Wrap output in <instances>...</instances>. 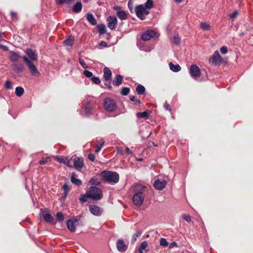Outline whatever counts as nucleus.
<instances>
[{"mask_svg": "<svg viewBox=\"0 0 253 253\" xmlns=\"http://www.w3.org/2000/svg\"><path fill=\"white\" fill-rule=\"evenodd\" d=\"M200 27L204 30H209L210 29V25L206 22H201Z\"/></svg>", "mask_w": 253, "mask_h": 253, "instance_id": "nucleus-39", "label": "nucleus"}, {"mask_svg": "<svg viewBox=\"0 0 253 253\" xmlns=\"http://www.w3.org/2000/svg\"><path fill=\"white\" fill-rule=\"evenodd\" d=\"M87 21L93 26L96 25L97 21L95 18H94L93 15L90 12H88L85 15Z\"/></svg>", "mask_w": 253, "mask_h": 253, "instance_id": "nucleus-20", "label": "nucleus"}, {"mask_svg": "<svg viewBox=\"0 0 253 253\" xmlns=\"http://www.w3.org/2000/svg\"><path fill=\"white\" fill-rule=\"evenodd\" d=\"M23 56L20 55L18 51H11V54L9 56V59L13 63H16L19 61L20 58H22Z\"/></svg>", "mask_w": 253, "mask_h": 253, "instance_id": "nucleus-15", "label": "nucleus"}, {"mask_svg": "<svg viewBox=\"0 0 253 253\" xmlns=\"http://www.w3.org/2000/svg\"><path fill=\"white\" fill-rule=\"evenodd\" d=\"M123 77L120 75H117L113 80V84L116 86H119L122 84Z\"/></svg>", "mask_w": 253, "mask_h": 253, "instance_id": "nucleus-25", "label": "nucleus"}, {"mask_svg": "<svg viewBox=\"0 0 253 253\" xmlns=\"http://www.w3.org/2000/svg\"><path fill=\"white\" fill-rule=\"evenodd\" d=\"M99 46L102 47H106L108 46L107 43L104 41H101L99 43Z\"/></svg>", "mask_w": 253, "mask_h": 253, "instance_id": "nucleus-57", "label": "nucleus"}, {"mask_svg": "<svg viewBox=\"0 0 253 253\" xmlns=\"http://www.w3.org/2000/svg\"><path fill=\"white\" fill-rule=\"evenodd\" d=\"M42 217L43 218L44 220L46 222L53 224L55 223L54 218L50 213H43L42 214Z\"/></svg>", "mask_w": 253, "mask_h": 253, "instance_id": "nucleus-19", "label": "nucleus"}, {"mask_svg": "<svg viewBox=\"0 0 253 253\" xmlns=\"http://www.w3.org/2000/svg\"><path fill=\"white\" fill-rule=\"evenodd\" d=\"M56 218L59 221H62L64 219V215L62 212H58L56 213Z\"/></svg>", "mask_w": 253, "mask_h": 253, "instance_id": "nucleus-42", "label": "nucleus"}, {"mask_svg": "<svg viewBox=\"0 0 253 253\" xmlns=\"http://www.w3.org/2000/svg\"><path fill=\"white\" fill-rule=\"evenodd\" d=\"M164 106L166 110H168L169 111H170L171 110L170 105L167 102H166L164 103Z\"/></svg>", "mask_w": 253, "mask_h": 253, "instance_id": "nucleus-54", "label": "nucleus"}, {"mask_svg": "<svg viewBox=\"0 0 253 253\" xmlns=\"http://www.w3.org/2000/svg\"><path fill=\"white\" fill-rule=\"evenodd\" d=\"M62 188L64 190V192L69 193V192L70 191V188H69V187L68 185L67 184V183H64L63 185Z\"/></svg>", "mask_w": 253, "mask_h": 253, "instance_id": "nucleus-49", "label": "nucleus"}, {"mask_svg": "<svg viewBox=\"0 0 253 253\" xmlns=\"http://www.w3.org/2000/svg\"><path fill=\"white\" fill-rule=\"evenodd\" d=\"M90 79L93 83H94L96 84H99L101 82L100 79L98 77H96V76H93Z\"/></svg>", "mask_w": 253, "mask_h": 253, "instance_id": "nucleus-43", "label": "nucleus"}, {"mask_svg": "<svg viewBox=\"0 0 253 253\" xmlns=\"http://www.w3.org/2000/svg\"><path fill=\"white\" fill-rule=\"evenodd\" d=\"M142 233V230H137L136 232L132 236L131 243H134L136 241L137 238L140 236Z\"/></svg>", "mask_w": 253, "mask_h": 253, "instance_id": "nucleus-31", "label": "nucleus"}, {"mask_svg": "<svg viewBox=\"0 0 253 253\" xmlns=\"http://www.w3.org/2000/svg\"><path fill=\"white\" fill-rule=\"evenodd\" d=\"M156 35V33L152 30H148L142 33L141 35V39L144 41H148L154 38Z\"/></svg>", "mask_w": 253, "mask_h": 253, "instance_id": "nucleus-11", "label": "nucleus"}, {"mask_svg": "<svg viewBox=\"0 0 253 253\" xmlns=\"http://www.w3.org/2000/svg\"><path fill=\"white\" fill-rule=\"evenodd\" d=\"M89 198V195L88 194L87 192L85 194H81L80 198L79 200L82 203H85L87 202V199Z\"/></svg>", "mask_w": 253, "mask_h": 253, "instance_id": "nucleus-34", "label": "nucleus"}, {"mask_svg": "<svg viewBox=\"0 0 253 253\" xmlns=\"http://www.w3.org/2000/svg\"><path fill=\"white\" fill-rule=\"evenodd\" d=\"M106 21L107 22L108 27L111 30H114L116 29L118 25V20L115 16L112 15L109 16Z\"/></svg>", "mask_w": 253, "mask_h": 253, "instance_id": "nucleus-10", "label": "nucleus"}, {"mask_svg": "<svg viewBox=\"0 0 253 253\" xmlns=\"http://www.w3.org/2000/svg\"><path fill=\"white\" fill-rule=\"evenodd\" d=\"M220 50L222 54H226L227 52V47L225 46H223L220 48Z\"/></svg>", "mask_w": 253, "mask_h": 253, "instance_id": "nucleus-53", "label": "nucleus"}, {"mask_svg": "<svg viewBox=\"0 0 253 253\" xmlns=\"http://www.w3.org/2000/svg\"><path fill=\"white\" fill-rule=\"evenodd\" d=\"M22 58L25 62L27 64L29 69L32 75L36 76L40 74L36 66L29 59V58H28L26 55H23Z\"/></svg>", "mask_w": 253, "mask_h": 253, "instance_id": "nucleus-6", "label": "nucleus"}, {"mask_svg": "<svg viewBox=\"0 0 253 253\" xmlns=\"http://www.w3.org/2000/svg\"><path fill=\"white\" fill-rule=\"evenodd\" d=\"M144 7L147 9H151L154 6L153 1L152 0H147L146 2L144 4Z\"/></svg>", "mask_w": 253, "mask_h": 253, "instance_id": "nucleus-38", "label": "nucleus"}, {"mask_svg": "<svg viewBox=\"0 0 253 253\" xmlns=\"http://www.w3.org/2000/svg\"><path fill=\"white\" fill-rule=\"evenodd\" d=\"M130 91V89L128 87H124L121 91V94L123 95H127Z\"/></svg>", "mask_w": 253, "mask_h": 253, "instance_id": "nucleus-40", "label": "nucleus"}, {"mask_svg": "<svg viewBox=\"0 0 253 253\" xmlns=\"http://www.w3.org/2000/svg\"><path fill=\"white\" fill-rule=\"evenodd\" d=\"M136 117L139 118L148 119L149 117V114L147 111H144L143 112H137L136 113Z\"/></svg>", "mask_w": 253, "mask_h": 253, "instance_id": "nucleus-32", "label": "nucleus"}, {"mask_svg": "<svg viewBox=\"0 0 253 253\" xmlns=\"http://www.w3.org/2000/svg\"><path fill=\"white\" fill-rule=\"evenodd\" d=\"M104 108L106 111L113 112L117 110L118 106L113 99L106 98L104 100Z\"/></svg>", "mask_w": 253, "mask_h": 253, "instance_id": "nucleus-4", "label": "nucleus"}, {"mask_svg": "<svg viewBox=\"0 0 253 253\" xmlns=\"http://www.w3.org/2000/svg\"><path fill=\"white\" fill-rule=\"evenodd\" d=\"M126 153L128 155H129V154L132 155L133 154L132 151L131 150H130L129 148L128 147H126Z\"/></svg>", "mask_w": 253, "mask_h": 253, "instance_id": "nucleus-62", "label": "nucleus"}, {"mask_svg": "<svg viewBox=\"0 0 253 253\" xmlns=\"http://www.w3.org/2000/svg\"><path fill=\"white\" fill-rule=\"evenodd\" d=\"M135 11L136 16L141 20L145 18V15L149 14V12L142 4H139L135 7Z\"/></svg>", "mask_w": 253, "mask_h": 253, "instance_id": "nucleus-5", "label": "nucleus"}, {"mask_svg": "<svg viewBox=\"0 0 253 253\" xmlns=\"http://www.w3.org/2000/svg\"><path fill=\"white\" fill-rule=\"evenodd\" d=\"M104 85L109 89H111L112 88V86L111 85L110 81L108 83H105Z\"/></svg>", "mask_w": 253, "mask_h": 253, "instance_id": "nucleus-61", "label": "nucleus"}, {"mask_svg": "<svg viewBox=\"0 0 253 253\" xmlns=\"http://www.w3.org/2000/svg\"><path fill=\"white\" fill-rule=\"evenodd\" d=\"M112 72L110 69L105 67L103 69V78L106 81H110L112 79Z\"/></svg>", "mask_w": 253, "mask_h": 253, "instance_id": "nucleus-18", "label": "nucleus"}, {"mask_svg": "<svg viewBox=\"0 0 253 253\" xmlns=\"http://www.w3.org/2000/svg\"><path fill=\"white\" fill-rule=\"evenodd\" d=\"M90 212L95 216H100L102 212V210L99 207L94 205H91L89 206Z\"/></svg>", "mask_w": 253, "mask_h": 253, "instance_id": "nucleus-14", "label": "nucleus"}, {"mask_svg": "<svg viewBox=\"0 0 253 253\" xmlns=\"http://www.w3.org/2000/svg\"><path fill=\"white\" fill-rule=\"evenodd\" d=\"M90 199L93 200H99L102 198L101 190L96 186H91L87 191Z\"/></svg>", "mask_w": 253, "mask_h": 253, "instance_id": "nucleus-3", "label": "nucleus"}, {"mask_svg": "<svg viewBox=\"0 0 253 253\" xmlns=\"http://www.w3.org/2000/svg\"><path fill=\"white\" fill-rule=\"evenodd\" d=\"M79 221L80 219L77 217L68 219L67 221V226L68 230L72 232H75L76 230V226L79 224Z\"/></svg>", "mask_w": 253, "mask_h": 253, "instance_id": "nucleus-7", "label": "nucleus"}, {"mask_svg": "<svg viewBox=\"0 0 253 253\" xmlns=\"http://www.w3.org/2000/svg\"><path fill=\"white\" fill-rule=\"evenodd\" d=\"M104 143V141L102 139H100V141L98 142L97 146L95 148V152H99L103 147Z\"/></svg>", "mask_w": 253, "mask_h": 253, "instance_id": "nucleus-37", "label": "nucleus"}, {"mask_svg": "<svg viewBox=\"0 0 253 253\" xmlns=\"http://www.w3.org/2000/svg\"><path fill=\"white\" fill-rule=\"evenodd\" d=\"M182 217H183V218L187 222H189L191 220V217L190 215H189L188 214H184L183 215Z\"/></svg>", "mask_w": 253, "mask_h": 253, "instance_id": "nucleus-48", "label": "nucleus"}, {"mask_svg": "<svg viewBox=\"0 0 253 253\" xmlns=\"http://www.w3.org/2000/svg\"><path fill=\"white\" fill-rule=\"evenodd\" d=\"M92 106L90 102L88 101L85 106V114L87 117L92 114Z\"/></svg>", "mask_w": 253, "mask_h": 253, "instance_id": "nucleus-23", "label": "nucleus"}, {"mask_svg": "<svg viewBox=\"0 0 253 253\" xmlns=\"http://www.w3.org/2000/svg\"><path fill=\"white\" fill-rule=\"evenodd\" d=\"M83 8V5L81 2L77 1L72 8L73 11L78 13L81 11Z\"/></svg>", "mask_w": 253, "mask_h": 253, "instance_id": "nucleus-24", "label": "nucleus"}, {"mask_svg": "<svg viewBox=\"0 0 253 253\" xmlns=\"http://www.w3.org/2000/svg\"><path fill=\"white\" fill-rule=\"evenodd\" d=\"M169 67L172 71L174 72H178L180 71L181 67L178 64H173L172 62L169 63Z\"/></svg>", "mask_w": 253, "mask_h": 253, "instance_id": "nucleus-26", "label": "nucleus"}, {"mask_svg": "<svg viewBox=\"0 0 253 253\" xmlns=\"http://www.w3.org/2000/svg\"><path fill=\"white\" fill-rule=\"evenodd\" d=\"M145 187L140 184H136L134 188V195L132 197V202L137 206H140L142 205L144 200Z\"/></svg>", "mask_w": 253, "mask_h": 253, "instance_id": "nucleus-1", "label": "nucleus"}, {"mask_svg": "<svg viewBox=\"0 0 253 253\" xmlns=\"http://www.w3.org/2000/svg\"><path fill=\"white\" fill-rule=\"evenodd\" d=\"M174 42L176 44L180 43V40L178 35H175L173 37Z\"/></svg>", "mask_w": 253, "mask_h": 253, "instance_id": "nucleus-52", "label": "nucleus"}, {"mask_svg": "<svg viewBox=\"0 0 253 253\" xmlns=\"http://www.w3.org/2000/svg\"><path fill=\"white\" fill-rule=\"evenodd\" d=\"M26 56L29 59L32 61H36L38 59V55L36 51L31 48H27L26 50Z\"/></svg>", "mask_w": 253, "mask_h": 253, "instance_id": "nucleus-16", "label": "nucleus"}, {"mask_svg": "<svg viewBox=\"0 0 253 253\" xmlns=\"http://www.w3.org/2000/svg\"><path fill=\"white\" fill-rule=\"evenodd\" d=\"M174 247H178V246L177 243H176L175 242H173L170 243V244L169 245V249L173 248Z\"/></svg>", "mask_w": 253, "mask_h": 253, "instance_id": "nucleus-56", "label": "nucleus"}, {"mask_svg": "<svg viewBox=\"0 0 253 253\" xmlns=\"http://www.w3.org/2000/svg\"><path fill=\"white\" fill-rule=\"evenodd\" d=\"M238 14V11L236 10L230 15V18L231 19H234L237 16Z\"/></svg>", "mask_w": 253, "mask_h": 253, "instance_id": "nucleus-55", "label": "nucleus"}, {"mask_svg": "<svg viewBox=\"0 0 253 253\" xmlns=\"http://www.w3.org/2000/svg\"><path fill=\"white\" fill-rule=\"evenodd\" d=\"M79 63L84 69H86L88 68V66L85 64L84 61L82 59H79Z\"/></svg>", "mask_w": 253, "mask_h": 253, "instance_id": "nucleus-50", "label": "nucleus"}, {"mask_svg": "<svg viewBox=\"0 0 253 253\" xmlns=\"http://www.w3.org/2000/svg\"><path fill=\"white\" fill-rule=\"evenodd\" d=\"M147 246H148L147 242L145 241H143L140 244L139 249H141L142 250H144L147 247Z\"/></svg>", "mask_w": 253, "mask_h": 253, "instance_id": "nucleus-47", "label": "nucleus"}, {"mask_svg": "<svg viewBox=\"0 0 253 253\" xmlns=\"http://www.w3.org/2000/svg\"><path fill=\"white\" fill-rule=\"evenodd\" d=\"M222 61V58L218 50L214 51V53L209 59V63L211 65L219 64Z\"/></svg>", "mask_w": 253, "mask_h": 253, "instance_id": "nucleus-8", "label": "nucleus"}, {"mask_svg": "<svg viewBox=\"0 0 253 253\" xmlns=\"http://www.w3.org/2000/svg\"><path fill=\"white\" fill-rule=\"evenodd\" d=\"M127 6L128 8L129 9L130 11L132 13L133 12V4L131 2V0H129L128 3H127Z\"/></svg>", "mask_w": 253, "mask_h": 253, "instance_id": "nucleus-51", "label": "nucleus"}, {"mask_svg": "<svg viewBox=\"0 0 253 253\" xmlns=\"http://www.w3.org/2000/svg\"><path fill=\"white\" fill-rule=\"evenodd\" d=\"M4 87L6 89H12V83L10 81L7 80L5 83Z\"/></svg>", "mask_w": 253, "mask_h": 253, "instance_id": "nucleus-41", "label": "nucleus"}, {"mask_svg": "<svg viewBox=\"0 0 253 253\" xmlns=\"http://www.w3.org/2000/svg\"><path fill=\"white\" fill-rule=\"evenodd\" d=\"M59 163H63L66 165L69 168H73V166L72 165L71 160L72 159H56Z\"/></svg>", "mask_w": 253, "mask_h": 253, "instance_id": "nucleus-29", "label": "nucleus"}, {"mask_svg": "<svg viewBox=\"0 0 253 253\" xmlns=\"http://www.w3.org/2000/svg\"><path fill=\"white\" fill-rule=\"evenodd\" d=\"M130 100L132 102H134L136 104H139L141 103L140 100L139 99H135V97L134 95H131L129 97Z\"/></svg>", "mask_w": 253, "mask_h": 253, "instance_id": "nucleus-46", "label": "nucleus"}, {"mask_svg": "<svg viewBox=\"0 0 253 253\" xmlns=\"http://www.w3.org/2000/svg\"><path fill=\"white\" fill-rule=\"evenodd\" d=\"M101 176L103 181L111 184H116L119 180V174L115 171L104 170Z\"/></svg>", "mask_w": 253, "mask_h": 253, "instance_id": "nucleus-2", "label": "nucleus"}, {"mask_svg": "<svg viewBox=\"0 0 253 253\" xmlns=\"http://www.w3.org/2000/svg\"><path fill=\"white\" fill-rule=\"evenodd\" d=\"M89 183L91 185H100L101 184V182H100L99 180L96 177H92L91 179H90Z\"/></svg>", "mask_w": 253, "mask_h": 253, "instance_id": "nucleus-36", "label": "nucleus"}, {"mask_svg": "<svg viewBox=\"0 0 253 253\" xmlns=\"http://www.w3.org/2000/svg\"><path fill=\"white\" fill-rule=\"evenodd\" d=\"M189 73L191 76L196 79L201 76V73L199 67L196 64L192 65L189 68Z\"/></svg>", "mask_w": 253, "mask_h": 253, "instance_id": "nucleus-9", "label": "nucleus"}, {"mask_svg": "<svg viewBox=\"0 0 253 253\" xmlns=\"http://www.w3.org/2000/svg\"><path fill=\"white\" fill-rule=\"evenodd\" d=\"M68 193L67 192H64L63 193V195L62 196L61 198L63 199V200H65L67 195H68Z\"/></svg>", "mask_w": 253, "mask_h": 253, "instance_id": "nucleus-63", "label": "nucleus"}, {"mask_svg": "<svg viewBox=\"0 0 253 253\" xmlns=\"http://www.w3.org/2000/svg\"><path fill=\"white\" fill-rule=\"evenodd\" d=\"M24 92V88L21 86H17L15 88V93L17 96H21Z\"/></svg>", "mask_w": 253, "mask_h": 253, "instance_id": "nucleus-33", "label": "nucleus"}, {"mask_svg": "<svg viewBox=\"0 0 253 253\" xmlns=\"http://www.w3.org/2000/svg\"><path fill=\"white\" fill-rule=\"evenodd\" d=\"M13 70L16 73H22L24 69V67L22 64H18L17 63H13Z\"/></svg>", "mask_w": 253, "mask_h": 253, "instance_id": "nucleus-21", "label": "nucleus"}, {"mask_svg": "<svg viewBox=\"0 0 253 253\" xmlns=\"http://www.w3.org/2000/svg\"><path fill=\"white\" fill-rule=\"evenodd\" d=\"M84 163L83 159H74V166L77 169H80L83 167Z\"/></svg>", "mask_w": 253, "mask_h": 253, "instance_id": "nucleus-22", "label": "nucleus"}, {"mask_svg": "<svg viewBox=\"0 0 253 253\" xmlns=\"http://www.w3.org/2000/svg\"><path fill=\"white\" fill-rule=\"evenodd\" d=\"M0 48L4 51H8L9 49L8 47L7 46L1 44H0Z\"/></svg>", "mask_w": 253, "mask_h": 253, "instance_id": "nucleus-58", "label": "nucleus"}, {"mask_svg": "<svg viewBox=\"0 0 253 253\" xmlns=\"http://www.w3.org/2000/svg\"><path fill=\"white\" fill-rule=\"evenodd\" d=\"M136 91L138 94L143 95L145 92V88L142 84H138L136 87Z\"/></svg>", "mask_w": 253, "mask_h": 253, "instance_id": "nucleus-30", "label": "nucleus"}, {"mask_svg": "<svg viewBox=\"0 0 253 253\" xmlns=\"http://www.w3.org/2000/svg\"><path fill=\"white\" fill-rule=\"evenodd\" d=\"M99 35H103L106 32V27L104 24H100L97 26Z\"/></svg>", "mask_w": 253, "mask_h": 253, "instance_id": "nucleus-28", "label": "nucleus"}, {"mask_svg": "<svg viewBox=\"0 0 253 253\" xmlns=\"http://www.w3.org/2000/svg\"><path fill=\"white\" fill-rule=\"evenodd\" d=\"M87 158H95V156L93 154L90 153L88 155Z\"/></svg>", "mask_w": 253, "mask_h": 253, "instance_id": "nucleus-64", "label": "nucleus"}, {"mask_svg": "<svg viewBox=\"0 0 253 253\" xmlns=\"http://www.w3.org/2000/svg\"><path fill=\"white\" fill-rule=\"evenodd\" d=\"M74 38L73 37H70L64 41V44L67 46H72L73 44Z\"/></svg>", "mask_w": 253, "mask_h": 253, "instance_id": "nucleus-35", "label": "nucleus"}, {"mask_svg": "<svg viewBox=\"0 0 253 253\" xmlns=\"http://www.w3.org/2000/svg\"><path fill=\"white\" fill-rule=\"evenodd\" d=\"M160 245L163 247H166L169 245L168 242L164 238H161L160 239Z\"/></svg>", "mask_w": 253, "mask_h": 253, "instance_id": "nucleus-44", "label": "nucleus"}, {"mask_svg": "<svg viewBox=\"0 0 253 253\" xmlns=\"http://www.w3.org/2000/svg\"><path fill=\"white\" fill-rule=\"evenodd\" d=\"M83 74L86 77L88 78H91L93 76L92 73L88 70H84L83 72Z\"/></svg>", "mask_w": 253, "mask_h": 253, "instance_id": "nucleus-45", "label": "nucleus"}, {"mask_svg": "<svg viewBox=\"0 0 253 253\" xmlns=\"http://www.w3.org/2000/svg\"><path fill=\"white\" fill-rule=\"evenodd\" d=\"M10 15L13 19H17L16 13L15 12L11 11L10 13Z\"/></svg>", "mask_w": 253, "mask_h": 253, "instance_id": "nucleus-60", "label": "nucleus"}, {"mask_svg": "<svg viewBox=\"0 0 253 253\" xmlns=\"http://www.w3.org/2000/svg\"><path fill=\"white\" fill-rule=\"evenodd\" d=\"M166 184L167 182L165 180H160L159 179H158L155 181L153 186L155 189L162 190L165 187Z\"/></svg>", "mask_w": 253, "mask_h": 253, "instance_id": "nucleus-17", "label": "nucleus"}, {"mask_svg": "<svg viewBox=\"0 0 253 253\" xmlns=\"http://www.w3.org/2000/svg\"><path fill=\"white\" fill-rule=\"evenodd\" d=\"M74 175L75 172H73L71 177V181L72 183L77 186L81 185L82 184V181L80 179L76 178Z\"/></svg>", "mask_w": 253, "mask_h": 253, "instance_id": "nucleus-27", "label": "nucleus"}, {"mask_svg": "<svg viewBox=\"0 0 253 253\" xmlns=\"http://www.w3.org/2000/svg\"><path fill=\"white\" fill-rule=\"evenodd\" d=\"M116 247L119 252L124 253L127 250L128 245L125 243L123 240L119 239L116 242Z\"/></svg>", "mask_w": 253, "mask_h": 253, "instance_id": "nucleus-13", "label": "nucleus"}, {"mask_svg": "<svg viewBox=\"0 0 253 253\" xmlns=\"http://www.w3.org/2000/svg\"><path fill=\"white\" fill-rule=\"evenodd\" d=\"M48 159H42L41 160L39 163L41 165H44L45 164H46V163L48 162Z\"/></svg>", "mask_w": 253, "mask_h": 253, "instance_id": "nucleus-59", "label": "nucleus"}, {"mask_svg": "<svg viewBox=\"0 0 253 253\" xmlns=\"http://www.w3.org/2000/svg\"><path fill=\"white\" fill-rule=\"evenodd\" d=\"M114 9L117 11V16L122 20H125L128 18V13L124 10L121 9V7L119 6H115Z\"/></svg>", "mask_w": 253, "mask_h": 253, "instance_id": "nucleus-12", "label": "nucleus"}]
</instances>
